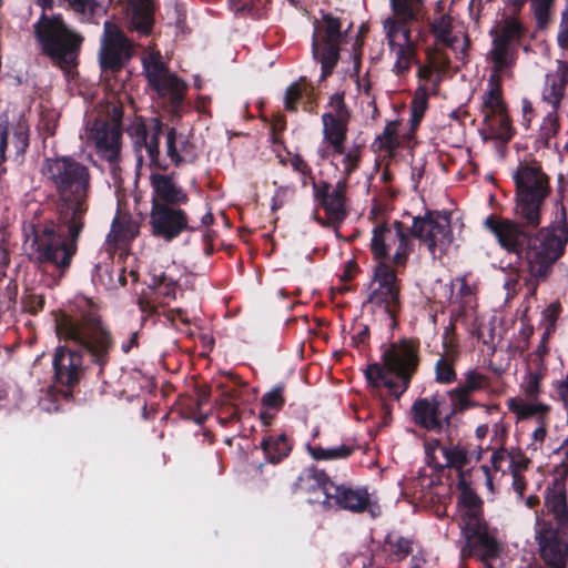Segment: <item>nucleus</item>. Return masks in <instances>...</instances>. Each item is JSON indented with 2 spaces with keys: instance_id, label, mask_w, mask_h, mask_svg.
<instances>
[{
  "instance_id": "49530a36",
  "label": "nucleus",
  "mask_w": 568,
  "mask_h": 568,
  "mask_svg": "<svg viewBox=\"0 0 568 568\" xmlns=\"http://www.w3.org/2000/svg\"><path fill=\"white\" fill-rule=\"evenodd\" d=\"M68 6L82 19L90 21L98 16L105 13V8L97 0H65Z\"/></svg>"
},
{
  "instance_id": "0e129e2a",
  "label": "nucleus",
  "mask_w": 568,
  "mask_h": 568,
  "mask_svg": "<svg viewBox=\"0 0 568 568\" xmlns=\"http://www.w3.org/2000/svg\"><path fill=\"white\" fill-rule=\"evenodd\" d=\"M290 193H293V190L287 185H281L275 190L271 200L272 212H276L285 205Z\"/></svg>"
},
{
  "instance_id": "2f4dec72",
  "label": "nucleus",
  "mask_w": 568,
  "mask_h": 568,
  "mask_svg": "<svg viewBox=\"0 0 568 568\" xmlns=\"http://www.w3.org/2000/svg\"><path fill=\"white\" fill-rule=\"evenodd\" d=\"M507 110L506 102L503 99V87L498 77L490 75L488 80V89L483 94V102L480 106V113L483 120H490L496 114H500Z\"/></svg>"
},
{
  "instance_id": "a18cd8bd",
  "label": "nucleus",
  "mask_w": 568,
  "mask_h": 568,
  "mask_svg": "<svg viewBox=\"0 0 568 568\" xmlns=\"http://www.w3.org/2000/svg\"><path fill=\"white\" fill-rule=\"evenodd\" d=\"M556 0H530V10L538 30L546 29L552 17Z\"/></svg>"
},
{
  "instance_id": "393cba45",
  "label": "nucleus",
  "mask_w": 568,
  "mask_h": 568,
  "mask_svg": "<svg viewBox=\"0 0 568 568\" xmlns=\"http://www.w3.org/2000/svg\"><path fill=\"white\" fill-rule=\"evenodd\" d=\"M455 325L452 323L445 329L443 337V347L445 353L435 363V381L442 385H450L457 381V372L455 366L459 359V351L453 337H448L449 333H454Z\"/></svg>"
},
{
  "instance_id": "680f3d73",
  "label": "nucleus",
  "mask_w": 568,
  "mask_h": 568,
  "mask_svg": "<svg viewBox=\"0 0 568 568\" xmlns=\"http://www.w3.org/2000/svg\"><path fill=\"white\" fill-rule=\"evenodd\" d=\"M40 128L48 135H53L58 125L57 113L52 110H44L40 114Z\"/></svg>"
},
{
  "instance_id": "bb28decb",
  "label": "nucleus",
  "mask_w": 568,
  "mask_h": 568,
  "mask_svg": "<svg viewBox=\"0 0 568 568\" xmlns=\"http://www.w3.org/2000/svg\"><path fill=\"white\" fill-rule=\"evenodd\" d=\"M568 85V62L559 60L554 74H547L546 83L541 92L542 101L551 105L558 112L561 101L565 98Z\"/></svg>"
},
{
  "instance_id": "774afa93",
  "label": "nucleus",
  "mask_w": 568,
  "mask_h": 568,
  "mask_svg": "<svg viewBox=\"0 0 568 568\" xmlns=\"http://www.w3.org/2000/svg\"><path fill=\"white\" fill-rule=\"evenodd\" d=\"M508 436V427L505 423L497 422L493 425L491 443L495 446H505Z\"/></svg>"
},
{
  "instance_id": "37998d69",
  "label": "nucleus",
  "mask_w": 568,
  "mask_h": 568,
  "mask_svg": "<svg viewBox=\"0 0 568 568\" xmlns=\"http://www.w3.org/2000/svg\"><path fill=\"white\" fill-rule=\"evenodd\" d=\"M195 398H190L189 409L190 417L199 425L206 420V416L202 414V408L205 406L211 397V387L206 384L196 385Z\"/></svg>"
},
{
  "instance_id": "13d9d810",
  "label": "nucleus",
  "mask_w": 568,
  "mask_h": 568,
  "mask_svg": "<svg viewBox=\"0 0 568 568\" xmlns=\"http://www.w3.org/2000/svg\"><path fill=\"white\" fill-rule=\"evenodd\" d=\"M328 105L332 108L329 112L333 116L351 118V111L345 103V92H336L329 98Z\"/></svg>"
},
{
  "instance_id": "cd10ccee",
  "label": "nucleus",
  "mask_w": 568,
  "mask_h": 568,
  "mask_svg": "<svg viewBox=\"0 0 568 568\" xmlns=\"http://www.w3.org/2000/svg\"><path fill=\"white\" fill-rule=\"evenodd\" d=\"M166 156L170 159L175 168L181 166L183 163H195L199 159L197 150L195 144L185 138L180 143V148L176 146L178 131L171 126L166 130Z\"/></svg>"
},
{
  "instance_id": "8fccbe9b",
  "label": "nucleus",
  "mask_w": 568,
  "mask_h": 568,
  "mask_svg": "<svg viewBox=\"0 0 568 568\" xmlns=\"http://www.w3.org/2000/svg\"><path fill=\"white\" fill-rule=\"evenodd\" d=\"M138 233L139 226L131 219L114 217L110 235L113 234L116 240H133Z\"/></svg>"
},
{
  "instance_id": "5701e85b",
  "label": "nucleus",
  "mask_w": 568,
  "mask_h": 568,
  "mask_svg": "<svg viewBox=\"0 0 568 568\" xmlns=\"http://www.w3.org/2000/svg\"><path fill=\"white\" fill-rule=\"evenodd\" d=\"M90 139L103 158L109 161L119 158L122 140L120 122L95 121L90 131Z\"/></svg>"
},
{
  "instance_id": "bf43d9fd",
  "label": "nucleus",
  "mask_w": 568,
  "mask_h": 568,
  "mask_svg": "<svg viewBox=\"0 0 568 568\" xmlns=\"http://www.w3.org/2000/svg\"><path fill=\"white\" fill-rule=\"evenodd\" d=\"M9 122L8 119H0V176L6 173L7 169L3 163L7 161L6 151L9 145Z\"/></svg>"
},
{
  "instance_id": "ea45409f",
  "label": "nucleus",
  "mask_w": 568,
  "mask_h": 568,
  "mask_svg": "<svg viewBox=\"0 0 568 568\" xmlns=\"http://www.w3.org/2000/svg\"><path fill=\"white\" fill-rule=\"evenodd\" d=\"M429 106L428 92L425 84H420L414 92V97L409 104L410 110V128L416 130Z\"/></svg>"
},
{
  "instance_id": "09e8293b",
  "label": "nucleus",
  "mask_w": 568,
  "mask_h": 568,
  "mask_svg": "<svg viewBox=\"0 0 568 568\" xmlns=\"http://www.w3.org/2000/svg\"><path fill=\"white\" fill-rule=\"evenodd\" d=\"M284 392L285 385L282 383L276 384L272 389L266 392L261 397L262 407L266 410H273L275 413L281 410L285 405Z\"/></svg>"
},
{
  "instance_id": "b1692460",
  "label": "nucleus",
  "mask_w": 568,
  "mask_h": 568,
  "mask_svg": "<svg viewBox=\"0 0 568 568\" xmlns=\"http://www.w3.org/2000/svg\"><path fill=\"white\" fill-rule=\"evenodd\" d=\"M402 229L403 222L397 220L392 224L383 222L374 227L369 248L377 265L390 264L389 251L402 235Z\"/></svg>"
},
{
  "instance_id": "f8f14e48",
  "label": "nucleus",
  "mask_w": 568,
  "mask_h": 568,
  "mask_svg": "<svg viewBox=\"0 0 568 568\" xmlns=\"http://www.w3.org/2000/svg\"><path fill=\"white\" fill-rule=\"evenodd\" d=\"M324 489L326 490L325 499L307 498L306 501L311 505H321L323 510H329L335 505L339 509L354 514L368 513L372 518H376L381 514L379 507L372 503L366 487L337 485L333 481Z\"/></svg>"
},
{
  "instance_id": "412c9836",
  "label": "nucleus",
  "mask_w": 568,
  "mask_h": 568,
  "mask_svg": "<svg viewBox=\"0 0 568 568\" xmlns=\"http://www.w3.org/2000/svg\"><path fill=\"white\" fill-rule=\"evenodd\" d=\"M124 12L129 31L148 37L154 27L155 6L153 0H118Z\"/></svg>"
},
{
  "instance_id": "338daca9",
  "label": "nucleus",
  "mask_w": 568,
  "mask_h": 568,
  "mask_svg": "<svg viewBox=\"0 0 568 568\" xmlns=\"http://www.w3.org/2000/svg\"><path fill=\"white\" fill-rule=\"evenodd\" d=\"M541 377L538 374H530L525 385V394L530 400H536L541 393Z\"/></svg>"
},
{
  "instance_id": "f257e3e1",
  "label": "nucleus",
  "mask_w": 568,
  "mask_h": 568,
  "mask_svg": "<svg viewBox=\"0 0 568 568\" xmlns=\"http://www.w3.org/2000/svg\"><path fill=\"white\" fill-rule=\"evenodd\" d=\"M48 179L58 200L55 219L34 217L29 225L36 262L49 264L64 274L78 251V241L84 229L91 187L89 168L71 156L48 159Z\"/></svg>"
},
{
  "instance_id": "c85d7f7f",
  "label": "nucleus",
  "mask_w": 568,
  "mask_h": 568,
  "mask_svg": "<svg viewBox=\"0 0 568 568\" xmlns=\"http://www.w3.org/2000/svg\"><path fill=\"white\" fill-rule=\"evenodd\" d=\"M349 120L351 118L333 116L331 113L322 115L323 136L333 149V154L344 153Z\"/></svg>"
},
{
  "instance_id": "58836bf2",
  "label": "nucleus",
  "mask_w": 568,
  "mask_h": 568,
  "mask_svg": "<svg viewBox=\"0 0 568 568\" xmlns=\"http://www.w3.org/2000/svg\"><path fill=\"white\" fill-rule=\"evenodd\" d=\"M398 126V121L387 122L383 132L375 138L372 146L377 151H387L388 153H393L400 146Z\"/></svg>"
},
{
  "instance_id": "9d476101",
  "label": "nucleus",
  "mask_w": 568,
  "mask_h": 568,
  "mask_svg": "<svg viewBox=\"0 0 568 568\" xmlns=\"http://www.w3.org/2000/svg\"><path fill=\"white\" fill-rule=\"evenodd\" d=\"M410 233L428 252L436 257L447 253L454 241L452 212L447 210H426L424 215L413 219Z\"/></svg>"
},
{
  "instance_id": "c756f323",
  "label": "nucleus",
  "mask_w": 568,
  "mask_h": 568,
  "mask_svg": "<svg viewBox=\"0 0 568 568\" xmlns=\"http://www.w3.org/2000/svg\"><path fill=\"white\" fill-rule=\"evenodd\" d=\"M443 456L445 464L436 463V467L440 470L455 469L458 478L465 476L464 468L470 463V454L466 444H463L462 440L455 443L450 436H447L445 446H443Z\"/></svg>"
},
{
  "instance_id": "c03bdc74",
  "label": "nucleus",
  "mask_w": 568,
  "mask_h": 568,
  "mask_svg": "<svg viewBox=\"0 0 568 568\" xmlns=\"http://www.w3.org/2000/svg\"><path fill=\"white\" fill-rule=\"evenodd\" d=\"M507 407L511 413L516 414L518 419H528L536 415L546 414L549 410V406L545 404H528L515 397L508 398Z\"/></svg>"
},
{
  "instance_id": "9b49d317",
  "label": "nucleus",
  "mask_w": 568,
  "mask_h": 568,
  "mask_svg": "<svg viewBox=\"0 0 568 568\" xmlns=\"http://www.w3.org/2000/svg\"><path fill=\"white\" fill-rule=\"evenodd\" d=\"M133 55V41L115 22L106 20L103 23L98 53L102 72L112 74L120 72Z\"/></svg>"
},
{
  "instance_id": "e433bc0d",
  "label": "nucleus",
  "mask_w": 568,
  "mask_h": 568,
  "mask_svg": "<svg viewBox=\"0 0 568 568\" xmlns=\"http://www.w3.org/2000/svg\"><path fill=\"white\" fill-rule=\"evenodd\" d=\"M312 85L306 77H301L297 81L291 83L285 91L284 108L288 112H297L298 103L304 95L310 97L312 93Z\"/></svg>"
},
{
  "instance_id": "c9c22d12",
  "label": "nucleus",
  "mask_w": 568,
  "mask_h": 568,
  "mask_svg": "<svg viewBox=\"0 0 568 568\" xmlns=\"http://www.w3.org/2000/svg\"><path fill=\"white\" fill-rule=\"evenodd\" d=\"M491 136L504 143H508L515 135V129L511 124L508 110L500 114L493 115L490 120H483Z\"/></svg>"
},
{
  "instance_id": "ddd939ff",
  "label": "nucleus",
  "mask_w": 568,
  "mask_h": 568,
  "mask_svg": "<svg viewBox=\"0 0 568 568\" xmlns=\"http://www.w3.org/2000/svg\"><path fill=\"white\" fill-rule=\"evenodd\" d=\"M527 33V27L520 19L504 17L503 24L495 32L490 58L496 72L515 64L517 59V45Z\"/></svg>"
},
{
  "instance_id": "5fc2aeb1",
  "label": "nucleus",
  "mask_w": 568,
  "mask_h": 568,
  "mask_svg": "<svg viewBox=\"0 0 568 568\" xmlns=\"http://www.w3.org/2000/svg\"><path fill=\"white\" fill-rule=\"evenodd\" d=\"M562 313L561 303L556 300L541 312V323L547 331L556 332L557 322Z\"/></svg>"
},
{
  "instance_id": "de8ad7c7",
  "label": "nucleus",
  "mask_w": 568,
  "mask_h": 568,
  "mask_svg": "<svg viewBox=\"0 0 568 568\" xmlns=\"http://www.w3.org/2000/svg\"><path fill=\"white\" fill-rule=\"evenodd\" d=\"M16 159L23 156L29 146V126L26 121L20 120L12 131V138L10 141Z\"/></svg>"
},
{
  "instance_id": "2eb2a0df",
  "label": "nucleus",
  "mask_w": 568,
  "mask_h": 568,
  "mask_svg": "<svg viewBox=\"0 0 568 568\" xmlns=\"http://www.w3.org/2000/svg\"><path fill=\"white\" fill-rule=\"evenodd\" d=\"M447 410V395L436 392L429 397L417 398L410 407V415L413 423L419 428L442 434L452 425Z\"/></svg>"
},
{
  "instance_id": "f3484780",
  "label": "nucleus",
  "mask_w": 568,
  "mask_h": 568,
  "mask_svg": "<svg viewBox=\"0 0 568 568\" xmlns=\"http://www.w3.org/2000/svg\"><path fill=\"white\" fill-rule=\"evenodd\" d=\"M462 532L465 538V545L460 549L462 560L476 558L484 564L499 556V545L495 537L488 532L486 521L471 525H462Z\"/></svg>"
},
{
  "instance_id": "4d7b16f0",
  "label": "nucleus",
  "mask_w": 568,
  "mask_h": 568,
  "mask_svg": "<svg viewBox=\"0 0 568 568\" xmlns=\"http://www.w3.org/2000/svg\"><path fill=\"white\" fill-rule=\"evenodd\" d=\"M152 286L165 297L174 300L176 296L178 282L169 277L165 273H162L160 276H154L152 278Z\"/></svg>"
},
{
  "instance_id": "20e7f679",
  "label": "nucleus",
  "mask_w": 568,
  "mask_h": 568,
  "mask_svg": "<svg viewBox=\"0 0 568 568\" xmlns=\"http://www.w3.org/2000/svg\"><path fill=\"white\" fill-rule=\"evenodd\" d=\"M420 365V343L417 338L403 337L382 346L381 362L366 366L364 375L369 387H385L398 400L409 388Z\"/></svg>"
},
{
  "instance_id": "f03ea898",
  "label": "nucleus",
  "mask_w": 568,
  "mask_h": 568,
  "mask_svg": "<svg viewBox=\"0 0 568 568\" xmlns=\"http://www.w3.org/2000/svg\"><path fill=\"white\" fill-rule=\"evenodd\" d=\"M55 331L59 339L77 346H58L52 361L54 382L67 387L68 396L84 375L83 352L102 372L110 363L114 339L100 314L91 308L73 315L62 313L55 320Z\"/></svg>"
},
{
  "instance_id": "aec40b11",
  "label": "nucleus",
  "mask_w": 568,
  "mask_h": 568,
  "mask_svg": "<svg viewBox=\"0 0 568 568\" xmlns=\"http://www.w3.org/2000/svg\"><path fill=\"white\" fill-rule=\"evenodd\" d=\"M346 180L338 181L334 187L326 181H313L314 197L329 223H341L346 219Z\"/></svg>"
},
{
  "instance_id": "603ef678",
  "label": "nucleus",
  "mask_w": 568,
  "mask_h": 568,
  "mask_svg": "<svg viewBox=\"0 0 568 568\" xmlns=\"http://www.w3.org/2000/svg\"><path fill=\"white\" fill-rule=\"evenodd\" d=\"M457 386L473 395L475 392L483 390L489 386V377L477 369H470L465 373L464 383Z\"/></svg>"
},
{
  "instance_id": "e2e57ef3",
  "label": "nucleus",
  "mask_w": 568,
  "mask_h": 568,
  "mask_svg": "<svg viewBox=\"0 0 568 568\" xmlns=\"http://www.w3.org/2000/svg\"><path fill=\"white\" fill-rule=\"evenodd\" d=\"M23 307L32 315H37L44 307L45 300L42 295L30 293L23 298Z\"/></svg>"
},
{
  "instance_id": "4c0bfd02",
  "label": "nucleus",
  "mask_w": 568,
  "mask_h": 568,
  "mask_svg": "<svg viewBox=\"0 0 568 568\" xmlns=\"http://www.w3.org/2000/svg\"><path fill=\"white\" fill-rule=\"evenodd\" d=\"M307 450L315 460H337L351 457L355 453L356 446L354 444H342L336 447L324 448L320 445H308Z\"/></svg>"
},
{
  "instance_id": "423d86ee",
  "label": "nucleus",
  "mask_w": 568,
  "mask_h": 568,
  "mask_svg": "<svg viewBox=\"0 0 568 568\" xmlns=\"http://www.w3.org/2000/svg\"><path fill=\"white\" fill-rule=\"evenodd\" d=\"M36 2L43 10L33 24L36 40L43 54L70 73L78 65V57L84 39L68 28L61 14L45 13V10L53 8V0H36Z\"/></svg>"
},
{
  "instance_id": "6ab92c4d",
  "label": "nucleus",
  "mask_w": 568,
  "mask_h": 568,
  "mask_svg": "<svg viewBox=\"0 0 568 568\" xmlns=\"http://www.w3.org/2000/svg\"><path fill=\"white\" fill-rule=\"evenodd\" d=\"M168 128L160 119L152 118L148 122H134L128 130L136 149L144 148L150 159V165L162 171L169 169L165 160L160 158V136Z\"/></svg>"
},
{
  "instance_id": "6e6d98bb",
  "label": "nucleus",
  "mask_w": 568,
  "mask_h": 568,
  "mask_svg": "<svg viewBox=\"0 0 568 568\" xmlns=\"http://www.w3.org/2000/svg\"><path fill=\"white\" fill-rule=\"evenodd\" d=\"M233 8L237 12L246 13L251 17L257 18L262 14L268 0H231Z\"/></svg>"
},
{
  "instance_id": "dca6fc26",
  "label": "nucleus",
  "mask_w": 568,
  "mask_h": 568,
  "mask_svg": "<svg viewBox=\"0 0 568 568\" xmlns=\"http://www.w3.org/2000/svg\"><path fill=\"white\" fill-rule=\"evenodd\" d=\"M180 206L163 204L151 206L149 224L153 236L165 242H172L183 232L200 230V226H193L189 223L187 213Z\"/></svg>"
},
{
  "instance_id": "69168bd1",
  "label": "nucleus",
  "mask_w": 568,
  "mask_h": 568,
  "mask_svg": "<svg viewBox=\"0 0 568 568\" xmlns=\"http://www.w3.org/2000/svg\"><path fill=\"white\" fill-rule=\"evenodd\" d=\"M557 42L561 49L568 51V7L561 12Z\"/></svg>"
},
{
  "instance_id": "1a4fd4ad",
  "label": "nucleus",
  "mask_w": 568,
  "mask_h": 568,
  "mask_svg": "<svg viewBox=\"0 0 568 568\" xmlns=\"http://www.w3.org/2000/svg\"><path fill=\"white\" fill-rule=\"evenodd\" d=\"M321 13V19L314 21L312 54L321 64V80H325L333 74L339 61L341 45L345 42L347 30H342L341 18L329 12Z\"/></svg>"
},
{
  "instance_id": "a878e982",
  "label": "nucleus",
  "mask_w": 568,
  "mask_h": 568,
  "mask_svg": "<svg viewBox=\"0 0 568 568\" xmlns=\"http://www.w3.org/2000/svg\"><path fill=\"white\" fill-rule=\"evenodd\" d=\"M456 486L460 491L458 505L462 506L463 510L459 526L485 521L483 518V500L470 487L465 476H459Z\"/></svg>"
},
{
  "instance_id": "4468645a",
  "label": "nucleus",
  "mask_w": 568,
  "mask_h": 568,
  "mask_svg": "<svg viewBox=\"0 0 568 568\" xmlns=\"http://www.w3.org/2000/svg\"><path fill=\"white\" fill-rule=\"evenodd\" d=\"M374 282L377 283L367 297V303L383 308L392 320V325L397 324V314L400 311V286L396 270L392 264L376 265L374 268Z\"/></svg>"
},
{
  "instance_id": "f704fd0d",
  "label": "nucleus",
  "mask_w": 568,
  "mask_h": 568,
  "mask_svg": "<svg viewBox=\"0 0 568 568\" xmlns=\"http://www.w3.org/2000/svg\"><path fill=\"white\" fill-rule=\"evenodd\" d=\"M447 395L448 410L447 415L450 417V423L454 416L462 415L470 408L480 407L481 405L471 398V394L465 392L459 386L449 390L442 392Z\"/></svg>"
},
{
  "instance_id": "7c9ffc66",
  "label": "nucleus",
  "mask_w": 568,
  "mask_h": 568,
  "mask_svg": "<svg viewBox=\"0 0 568 568\" xmlns=\"http://www.w3.org/2000/svg\"><path fill=\"white\" fill-rule=\"evenodd\" d=\"M333 481L324 470L316 468L304 469L293 484L294 493L321 494L323 499L326 497L328 484Z\"/></svg>"
},
{
  "instance_id": "0eeeda50",
  "label": "nucleus",
  "mask_w": 568,
  "mask_h": 568,
  "mask_svg": "<svg viewBox=\"0 0 568 568\" xmlns=\"http://www.w3.org/2000/svg\"><path fill=\"white\" fill-rule=\"evenodd\" d=\"M426 0H389L392 16L383 21L387 45L396 55L395 69L398 73L406 72L415 60L416 43L412 38L410 24L424 20Z\"/></svg>"
},
{
  "instance_id": "79ce46f5",
  "label": "nucleus",
  "mask_w": 568,
  "mask_h": 568,
  "mask_svg": "<svg viewBox=\"0 0 568 568\" xmlns=\"http://www.w3.org/2000/svg\"><path fill=\"white\" fill-rule=\"evenodd\" d=\"M429 31L434 36L436 42L442 43L446 47L453 45V19L449 14H442L440 17L435 18L433 21H430Z\"/></svg>"
},
{
  "instance_id": "473e14b6",
  "label": "nucleus",
  "mask_w": 568,
  "mask_h": 568,
  "mask_svg": "<svg viewBox=\"0 0 568 568\" xmlns=\"http://www.w3.org/2000/svg\"><path fill=\"white\" fill-rule=\"evenodd\" d=\"M261 448L267 462L278 464L290 455L293 444L285 434L268 435L262 439Z\"/></svg>"
},
{
  "instance_id": "39448f33",
  "label": "nucleus",
  "mask_w": 568,
  "mask_h": 568,
  "mask_svg": "<svg viewBox=\"0 0 568 568\" xmlns=\"http://www.w3.org/2000/svg\"><path fill=\"white\" fill-rule=\"evenodd\" d=\"M542 513L548 518H537L540 557L546 565L562 568L568 560V503L564 483L556 479L546 489Z\"/></svg>"
},
{
  "instance_id": "4be33fe9",
  "label": "nucleus",
  "mask_w": 568,
  "mask_h": 568,
  "mask_svg": "<svg viewBox=\"0 0 568 568\" xmlns=\"http://www.w3.org/2000/svg\"><path fill=\"white\" fill-rule=\"evenodd\" d=\"M150 185L152 189L151 206H155V204L183 205L189 202L186 191L174 181L173 174L152 173Z\"/></svg>"
},
{
  "instance_id": "052dcab7",
  "label": "nucleus",
  "mask_w": 568,
  "mask_h": 568,
  "mask_svg": "<svg viewBox=\"0 0 568 568\" xmlns=\"http://www.w3.org/2000/svg\"><path fill=\"white\" fill-rule=\"evenodd\" d=\"M290 164L295 172L300 173L302 176L308 178L311 180V184L313 185V181H316L313 174V170L301 154H294L290 159Z\"/></svg>"
},
{
  "instance_id": "864d4df0",
  "label": "nucleus",
  "mask_w": 568,
  "mask_h": 568,
  "mask_svg": "<svg viewBox=\"0 0 568 568\" xmlns=\"http://www.w3.org/2000/svg\"><path fill=\"white\" fill-rule=\"evenodd\" d=\"M362 144H353L347 151L344 149V153L342 155L343 166H344V179L348 180L351 175L359 168L362 160Z\"/></svg>"
},
{
  "instance_id": "7ed1b4c3",
  "label": "nucleus",
  "mask_w": 568,
  "mask_h": 568,
  "mask_svg": "<svg viewBox=\"0 0 568 568\" xmlns=\"http://www.w3.org/2000/svg\"><path fill=\"white\" fill-rule=\"evenodd\" d=\"M484 226L496 237L501 248L525 261L528 276L524 277V284L531 295L537 293L540 283L548 281L555 263L565 254L568 242L566 225L560 235L548 232L539 236L534 234L538 227L528 226L517 217L510 220L490 214L485 219Z\"/></svg>"
},
{
  "instance_id": "a19ab883",
  "label": "nucleus",
  "mask_w": 568,
  "mask_h": 568,
  "mask_svg": "<svg viewBox=\"0 0 568 568\" xmlns=\"http://www.w3.org/2000/svg\"><path fill=\"white\" fill-rule=\"evenodd\" d=\"M412 239L413 234L410 233V227L403 223L402 235L398 236L396 241L397 247L393 257L390 258L395 266L402 267L406 265L409 255L414 251V242Z\"/></svg>"
},
{
  "instance_id": "72a5a7b5",
  "label": "nucleus",
  "mask_w": 568,
  "mask_h": 568,
  "mask_svg": "<svg viewBox=\"0 0 568 568\" xmlns=\"http://www.w3.org/2000/svg\"><path fill=\"white\" fill-rule=\"evenodd\" d=\"M413 538L402 536L395 530L387 532L384 538V549L392 561L399 562L406 559L413 552Z\"/></svg>"
},
{
  "instance_id": "a211bd4d",
  "label": "nucleus",
  "mask_w": 568,
  "mask_h": 568,
  "mask_svg": "<svg viewBox=\"0 0 568 568\" xmlns=\"http://www.w3.org/2000/svg\"><path fill=\"white\" fill-rule=\"evenodd\" d=\"M145 77L150 87L161 97H169L172 106L179 108L186 90V84L174 73L169 72L168 67L155 57L144 61Z\"/></svg>"
},
{
  "instance_id": "6e6552de",
  "label": "nucleus",
  "mask_w": 568,
  "mask_h": 568,
  "mask_svg": "<svg viewBox=\"0 0 568 568\" xmlns=\"http://www.w3.org/2000/svg\"><path fill=\"white\" fill-rule=\"evenodd\" d=\"M515 183L514 214L532 227L541 223V210L551 193L550 178L537 161L520 162L513 174Z\"/></svg>"
},
{
  "instance_id": "3c124183",
  "label": "nucleus",
  "mask_w": 568,
  "mask_h": 568,
  "mask_svg": "<svg viewBox=\"0 0 568 568\" xmlns=\"http://www.w3.org/2000/svg\"><path fill=\"white\" fill-rule=\"evenodd\" d=\"M560 129L558 112L550 111L544 118L539 130V140L544 146L549 148L550 140L556 136Z\"/></svg>"
}]
</instances>
